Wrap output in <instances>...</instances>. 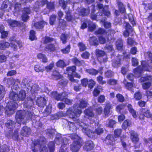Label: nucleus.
I'll return each mask as SVG.
<instances>
[{"label":"nucleus","instance_id":"nucleus-57","mask_svg":"<svg viewBox=\"0 0 152 152\" xmlns=\"http://www.w3.org/2000/svg\"><path fill=\"white\" fill-rule=\"evenodd\" d=\"M88 72L89 74L92 75H96L98 73L97 71L94 69H88Z\"/></svg>","mask_w":152,"mask_h":152},{"label":"nucleus","instance_id":"nucleus-26","mask_svg":"<svg viewBox=\"0 0 152 152\" xmlns=\"http://www.w3.org/2000/svg\"><path fill=\"white\" fill-rule=\"evenodd\" d=\"M113 136L110 134H109L107 136L105 141L107 144L113 145Z\"/></svg>","mask_w":152,"mask_h":152},{"label":"nucleus","instance_id":"nucleus-30","mask_svg":"<svg viewBox=\"0 0 152 152\" xmlns=\"http://www.w3.org/2000/svg\"><path fill=\"white\" fill-rule=\"evenodd\" d=\"M51 77L54 80H57L62 78V76L56 70L53 71Z\"/></svg>","mask_w":152,"mask_h":152},{"label":"nucleus","instance_id":"nucleus-2","mask_svg":"<svg viewBox=\"0 0 152 152\" xmlns=\"http://www.w3.org/2000/svg\"><path fill=\"white\" fill-rule=\"evenodd\" d=\"M87 102L83 99L79 101V104H75L72 108H69L66 111V114L69 118H75L79 117L82 113V108L86 107L87 105Z\"/></svg>","mask_w":152,"mask_h":152},{"label":"nucleus","instance_id":"nucleus-64","mask_svg":"<svg viewBox=\"0 0 152 152\" xmlns=\"http://www.w3.org/2000/svg\"><path fill=\"white\" fill-rule=\"evenodd\" d=\"M34 69L37 72H43L44 70V69H42L40 66L38 65H37L35 66Z\"/></svg>","mask_w":152,"mask_h":152},{"label":"nucleus","instance_id":"nucleus-44","mask_svg":"<svg viewBox=\"0 0 152 152\" xmlns=\"http://www.w3.org/2000/svg\"><path fill=\"white\" fill-rule=\"evenodd\" d=\"M5 93V89L3 86L0 85V101L4 98Z\"/></svg>","mask_w":152,"mask_h":152},{"label":"nucleus","instance_id":"nucleus-29","mask_svg":"<svg viewBox=\"0 0 152 152\" xmlns=\"http://www.w3.org/2000/svg\"><path fill=\"white\" fill-rule=\"evenodd\" d=\"M6 126L8 129H10L9 131H11V129H12L15 126V123L13 121L9 120L7 121L6 123Z\"/></svg>","mask_w":152,"mask_h":152},{"label":"nucleus","instance_id":"nucleus-48","mask_svg":"<svg viewBox=\"0 0 152 152\" xmlns=\"http://www.w3.org/2000/svg\"><path fill=\"white\" fill-rule=\"evenodd\" d=\"M55 144L54 142H49L48 145V148L50 152H53L55 149L54 148Z\"/></svg>","mask_w":152,"mask_h":152},{"label":"nucleus","instance_id":"nucleus-39","mask_svg":"<svg viewBox=\"0 0 152 152\" xmlns=\"http://www.w3.org/2000/svg\"><path fill=\"white\" fill-rule=\"evenodd\" d=\"M39 88L37 84L34 85L31 87V91L32 94L36 93L39 90Z\"/></svg>","mask_w":152,"mask_h":152},{"label":"nucleus","instance_id":"nucleus-32","mask_svg":"<svg viewBox=\"0 0 152 152\" xmlns=\"http://www.w3.org/2000/svg\"><path fill=\"white\" fill-rule=\"evenodd\" d=\"M19 80H14L13 79H9L8 80L7 82L8 83L9 85H10L11 84V83L12 82H14V83L13 84V86L12 87V88L13 89H15V90L17 89L18 88V86L17 85V83H18Z\"/></svg>","mask_w":152,"mask_h":152},{"label":"nucleus","instance_id":"nucleus-54","mask_svg":"<svg viewBox=\"0 0 152 152\" xmlns=\"http://www.w3.org/2000/svg\"><path fill=\"white\" fill-rule=\"evenodd\" d=\"M131 124L130 122L127 120L125 121L123 124L122 128L124 129H125L127 127L129 126Z\"/></svg>","mask_w":152,"mask_h":152},{"label":"nucleus","instance_id":"nucleus-50","mask_svg":"<svg viewBox=\"0 0 152 152\" xmlns=\"http://www.w3.org/2000/svg\"><path fill=\"white\" fill-rule=\"evenodd\" d=\"M37 57L38 58L42 59V61L43 62H47V59L45 55H44L41 53H39L38 54Z\"/></svg>","mask_w":152,"mask_h":152},{"label":"nucleus","instance_id":"nucleus-28","mask_svg":"<svg viewBox=\"0 0 152 152\" xmlns=\"http://www.w3.org/2000/svg\"><path fill=\"white\" fill-rule=\"evenodd\" d=\"M45 51L48 52H53L56 50L55 45L53 44H49L47 45L45 48Z\"/></svg>","mask_w":152,"mask_h":152},{"label":"nucleus","instance_id":"nucleus-62","mask_svg":"<svg viewBox=\"0 0 152 152\" xmlns=\"http://www.w3.org/2000/svg\"><path fill=\"white\" fill-rule=\"evenodd\" d=\"M105 20H102L101 22L104 23V26L106 28H109L111 26V23L108 22H104Z\"/></svg>","mask_w":152,"mask_h":152},{"label":"nucleus","instance_id":"nucleus-9","mask_svg":"<svg viewBox=\"0 0 152 152\" xmlns=\"http://www.w3.org/2000/svg\"><path fill=\"white\" fill-rule=\"evenodd\" d=\"M40 2L37 1L35 3L34 7V9L35 11H38L41 7H42L45 4H47V8L49 10H53L54 8V4L53 2H48L47 0H40Z\"/></svg>","mask_w":152,"mask_h":152},{"label":"nucleus","instance_id":"nucleus-56","mask_svg":"<svg viewBox=\"0 0 152 152\" xmlns=\"http://www.w3.org/2000/svg\"><path fill=\"white\" fill-rule=\"evenodd\" d=\"M78 46L80 50L81 51L85 50L86 49V47L82 42L79 43L78 44Z\"/></svg>","mask_w":152,"mask_h":152},{"label":"nucleus","instance_id":"nucleus-34","mask_svg":"<svg viewBox=\"0 0 152 152\" xmlns=\"http://www.w3.org/2000/svg\"><path fill=\"white\" fill-rule=\"evenodd\" d=\"M4 27L3 26H0V32L1 34V37L3 38H6L7 37L8 34L7 31H4Z\"/></svg>","mask_w":152,"mask_h":152},{"label":"nucleus","instance_id":"nucleus-11","mask_svg":"<svg viewBox=\"0 0 152 152\" xmlns=\"http://www.w3.org/2000/svg\"><path fill=\"white\" fill-rule=\"evenodd\" d=\"M76 69V67L75 66H72L68 67L66 70L69 72L68 75L69 80L72 82L77 83L79 81L74 79V76L77 78H80V76L77 73H76L75 74L73 73L75 71Z\"/></svg>","mask_w":152,"mask_h":152},{"label":"nucleus","instance_id":"nucleus-13","mask_svg":"<svg viewBox=\"0 0 152 152\" xmlns=\"http://www.w3.org/2000/svg\"><path fill=\"white\" fill-rule=\"evenodd\" d=\"M51 96L57 100L63 101L67 96V93L65 92L58 94L56 91L52 92L50 94Z\"/></svg>","mask_w":152,"mask_h":152},{"label":"nucleus","instance_id":"nucleus-21","mask_svg":"<svg viewBox=\"0 0 152 152\" xmlns=\"http://www.w3.org/2000/svg\"><path fill=\"white\" fill-rule=\"evenodd\" d=\"M79 14L83 16H85L89 14V10L88 9H85L81 8H78L77 10Z\"/></svg>","mask_w":152,"mask_h":152},{"label":"nucleus","instance_id":"nucleus-15","mask_svg":"<svg viewBox=\"0 0 152 152\" xmlns=\"http://www.w3.org/2000/svg\"><path fill=\"white\" fill-rule=\"evenodd\" d=\"M139 113V118L141 119H143L144 117L147 118L151 117L152 119V115H151L149 110L147 109H141L140 110Z\"/></svg>","mask_w":152,"mask_h":152},{"label":"nucleus","instance_id":"nucleus-40","mask_svg":"<svg viewBox=\"0 0 152 152\" xmlns=\"http://www.w3.org/2000/svg\"><path fill=\"white\" fill-rule=\"evenodd\" d=\"M102 90V87L100 86H98L94 89L93 94L94 96H97L99 94L100 91Z\"/></svg>","mask_w":152,"mask_h":152},{"label":"nucleus","instance_id":"nucleus-36","mask_svg":"<svg viewBox=\"0 0 152 152\" xmlns=\"http://www.w3.org/2000/svg\"><path fill=\"white\" fill-rule=\"evenodd\" d=\"M122 56L119 55L117 60L114 61L112 63V66L114 67H117L119 66L121 63V59Z\"/></svg>","mask_w":152,"mask_h":152},{"label":"nucleus","instance_id":"nucleus-1","mask_svg":"<svg viewBox=\"0 0 152 152\" xmlns=\"http://www.w3.org/2000/svg\"><path fill=\"white\" fill-rule=\"evenodd\" d=\"M92 111V108L90 107L85 110L84 113L86 117H88L90 120H91L90 122V124H93L94 123V125L96 126L95 129L94 131H93L94 129L92 128L90 129L91 127L87 125L86 128L83 127L82 131L84 133H86L88 137L94 139L97 137V135L102 134L104 132V130L102 128L100 127V125L98 123H94V114Z\"/></svg>","mask_w":152,"mask_h":152},{"label":"nucleus","instance_id":"nucleus-59","mask_svg":"<svg viewBox=\"0 0 152 152\" xmlns=\"http://www.w3.org/2000/svg\"><path fill=\"white\" fill-rule=\"evenodd\" d=\"M58 67H62L65 66L64 62L62 60H60L58 61L56 64Z\"/></svg>","mask_w":152,"mask_h":152},{"label":"nucleus","instance_id":"nucleus-24","mask_svg":"<svg viewBox=\"0 0 152 152\" xmlns=\"http://www.w3.org/2000/svg\"><path fill=\"white\" fill-rule=\"evenodd\" d=\"M74 4V3L72 2L70 0H66L65 1H64V0H59V4L64 9L66 8V4Z\"/></svg>","mask_w":152,"mask_h":152},{"label":"nucleus","instance_id":"nucleus-10","mask_svg":"<svg viewBox=\"0 0 152 152\" xmlns=\"http://www.w3.org/2000/svg\"><path fill=\"white\" fill-rule=\"evenodd\" d=\"M78 117L76 116L75 118H72L74 121H77L76 123L74 124L72 122H70L69 123L70 130L75 132L77 128H80V129L82 128V130L83 127L86 128V126H87V125L85 123L81 122L77 118Z\"/></svg>","mask_w":152,"mask_h":152},{"label":"nucleus","instance_id":"nucleus-43","mask_svg":"<svg viewBox=\"0 0 152 152\" xmlns=\"http://www.w3.org/2000/svg\"><path fill=\"white\" fill-rule=\"evenodd\" d=\"M91 7L92 9L91 18L93 20H96L98 17V15H96L94 14V12L95 11V6L93 5Z\"/></svg>","mask_w":152,"mask_h":152},{"label":"nucleus","instance_id":"nucleus-8","mask_svg":"<svg viewBox=\"0 0 152 152\" xmlns=\"http://www.w3.org/2000/svg\"><path fill=\"white\" fill-rule=\"evenodd\" d=\"M55 142L57 144H59L61 143L62 144L59 152H68L67 150L68 148V145L67 144L68 141L65 137L60 135L59 137H58V135H57L56 136Z\"/></svg>","mask_w":152,"mask_h":152},{"label":"nucleus","instance_id":"nucleus-3","mask_svg":"<svg viewBox=\"0 0 152 152\" xmlns=\"http://www.w3.org/2000/svg\"><path fill=\"white\" fill-rule=\"evenodd\" d=\"M9 98L11 101L7 104L5 112L7 115H11L15 112V110L18 107V104L15 102L18 100L17 94L15 92L12 91L10 94Z\"/></svg>","mask_w":152,"mask_h":152},{"label":"nucleus","instance_id":"nucleus-23","mask_svg":"<svg viewBox=\"0 0 152 152\" xmlns=\"http://www.w3.org/2000/svg\"><path fill=\"white\" fill-rule=\"evenodd\" d=\"M16 44L18 45L19 48L22 47V45L21 42L20 41H17L16 40H11V42L10 45L11 47L13 48L14 50H16L17 49V46Z\"/></svg>","mask_w":152,"mask_h":152},{"label":"nucleus","instance_id":"nucleus-47","mask_svg":"<svg viewBox=\"0 0 152 152\" xmlns=\"http://www.w3.org/2000/svg\"><path fill=\"white\" fill-rule=\"evenodd\" d=\"M119 9L121 12L124 13L125 12V8L123 4L121 2H118Z\"/></svg>","mask_w":152,"mask_h":152},{"label":"nucleus","instance_id":"nucleus-7","mask_svg":"<svg viewBox=\"0 0 152 152\" xmlns=\"http://www.w3.org/2000/svg\"><path fill=\"white\" fill-rule=\"evenodd\" d=\"M70 135L71 139L74 140L71 145L70 150L73 152H77L82 145L81 138L75 134H72Z\"/></svg>","mask_w":152,"mask_h":152},{"label":"nucleus","instance_id":"nucleus-18","mask_svg":"<svg viewBox=\"0 0 152 152\" xmlns=\"http://www.w3.org/2000/svg\"><path fill=\"white\" fill-rule=\"evenodd\" d=\"M94 146L93 142L91 141H88L85 143L83 149L86 151H90L93 149Z\"/></svg>","mask_w":152,"mask_h":152},{"label":"nucleus","instance_id":"nucleus-58","mask_svg":"<svg viewBox=\"0 0 152 152\" xmlns=\"http://www.w3.org/2000/svg\"><path fill=\"white\" fill-rule=\"evenodd\" d=\"M35 32L33 30H31L30 32L29 38L31 40H33L36 39Z\"/></svg>","mask_w":152,"mask_h":152},{"label":"nucleus","instance_id":"nucleus-31","mask_svg":"<svg viewBox=\"0 0 152 152\" xmlns=\"http://www.w3.org/2000/svg\"><path fill=\"white\" fill-rule=\"evenodd\" d=\"M112 107V104L110 103H107L104 108V113L105 115H108L110 112V110Z\"/></svg>","mask_w":152,"mask_h":152},{"label":"nucleus","instance_id":"nucleus-33","mask_svg":"<svg viewBox=\"0 0 152 152\" xmlns=\"http://www.w3.org/2000/svg\"><path fill=\"white\" fill-rule=\"evenodd\" d=\"M88 24V29L89 31H93L96 28V25L92 22L89 21L87 22Z\"/></svg>","mask_w":152,"mask_h":152},{"label":"nucleus","instance_id":"nucleus-60","mask_svg":"<svg viewBox=\"0 0 152 152\" xmlns=\"http://www.w3.org/2000/svg\"><path fill=\"white\" fill-rule=\"evenodd\" d=\"M121 133V129H117L114 131V137H119Z\"/></svg>","mask_w":152,"mask_h":152},{"label":"nucleus","instance_id":"nucleus-42","mask_svg":"<svg viewBox=\"0 0 152 152\" xmlns=\"http://www.w3.org/2000/svg\"><path fill=\"white\" fill-rule=\"evenodd\" d=\"M116 46L117 49L118 50H121L122 49L123 43L121 39H119L116 43Z\"/></svg>","mask_w":152,"mask_h":152},{"label":"nucleus","instance_id":"nucleus-12","mask_svg":"<svg viewBox=\"0 0 152 152\" xmlns=\"http://www.w3.org/2000/svg\"><path fill=\"white\" fill-rule=\"evenodd\" d=\"M12 4L11 2L8 0H5L3 2L1 6V9H0V18L3 15L2 10L8 12L10 10H11Z\"/></svg>","mask_w":152,"mask_h":152},{"label":"nucleus","instance_id":"nucleus-6","mask_svg":"<svg viewBox=\"0 0 152 152\" xmlns=\"http://www.w3.org/2000/svg\"><path fill=\"white\" fill-rule=\"evenodd\" d=\"M46 139L44 137H40L39 139L35 141L34 142V147H32V150L35 152H37L38 150H41L40 152H48V150L45 146Z\"/></svg>","mask_w":152,"mask_h":152},{"label":"nucleus","instance_id":"nucleus-51","mask_svg":"<svg viewBox=\"0 0 152 152\" xmlns=\"http://www.w3.org/2000/svg\"><path fill=\"white\" fill-rule=\"evenodd\" d=\"M56 16L54 15H53L50 16V25H53L54 24L56 20Z\"/></svg>","mask_w":152,"mask_h":152},{"label":"nucleus","instance_id":"nucleus-41","mask_svg":"<svg viewBox=\"0 0 152 152\" xmlns=\"http://www.w3.org/2000/svg\"><path fill=\"white\" fill-rule=\"evenodd\" d=\"M9 25L11 27H15L18 26L19 24V23L15 20H9L7 21Z\"/></svg>","mask_w":152,"mask_h":152},{"label":"nucleus","instance_id":"nucleus-38","mask_svg":"<svg viewBox=\"0 0 152 152\" xmlns=\"http://www.w3.org/2000/svg\"><path fill=\"white\" fill-rule=\"evenodd\" d=\"M89 42L91 45H96L98 44V40L95 37H92L90 38L89 39Z\"/></svg>","mask_w":152,"mask_h":152},{"label":"nucleus","instance_id":"nucleus-25","mask_svg":"<svg viewBox=\"0 0 152 152\" xmlns=\"http://www.w3.org/2000/svg\"><path fill=\"white\" fill-rule=\"evenodd\" d=\"M58 16L59 25L60 26H62L64 27L65 25L66 22L64 20L61 19V18L63 15V13L62 12L59 11L58 12Z\"/></svg>","mask_w":152,"mask_h":152},{"label":"nucleus","instance_id":"nucleus-5","mask_svg":"<svg viewBox=\"0 0 152 152\" xmlns=\"http://www.w3.org/2000/svg\"><path fill=\"white\" fill-rule=\"evenodd\" d=\"M34 117L32 113L28 112L26 113L24 110H20L17 112L15 118L17 122L21 124V123H25L27 120L31 119Z\"/></svg>","mask_w":152,"mask_h":152},{"label":"nucleus","instance_id":"nucleus-19","mask_svg":"<svg viewBox=\"0 0 152 152\" xmlns=\"http://www.w3.org/2000/svg\"><path fill=\"white\" fill-rule=\"evenodd\" d=\"M130 134L132 142L135 143H137L139 140L138 134L133 131H131Z\"/></svg>","mask_w":152,"mask_h":152},{"label":"nucleus","instance_id":"nucleus-55","mask_svg":"<svg viewBox=\"0 0 152 152\" xmlns=\"http://www.w3.org/2000/svg\"><path fill=\"white\" fill-rule=\"evenodd\" d=\"M73 62L76 65L80 66L81 65L83 61H80L77 58H74L72 59Z\"/></svg>","mask_w":152,"mask_h":152},{"label":"nucleus","instance_id":"nucleus-22","mask_svg":"<svg viewBox=\"0 0 152 152\" xmlns=\"http://www.w3.org/2000/svg\"><path fill=\"white\" fill-rule=\"evenodd\" d=\"M31 133V130L27 126L23 127L21 131V134L23 136L27 137Z\"/></svg>","mask_w":152,"mask_h":152},{"label":"nucleus","instance_id":"nucleus-35","mask_svg":"<svg viewBox=\"0 0 152 152\" xmlns=\"http://www.w3.org/2000/svg\"><path fill=\"white\" fill-rule=\"evenodd\" d=\"M127 107L130 113L132 114L133 117L134 118H136L137 116L135 111L133 109L132 105L131 104H129Z\"/></svg>","mask_w":152,"mask_h":152},{"label":"nucleus","instance_id":"nucleus-14","mask_svg":"<svg viewBox=\"0 0 152 152\" xmlns=\"http://www.w3.org/2000/svg\"><path fill=\"white\" fill-rule=\"evenodd\" d=\"M152 80V76L150 75H148L145 77H141L139 79L140 82H142L148 80L149 82L145 83L142 85L143 88L145 89H147L149 88L151 86V83L149 81Z\"/></svg>","mask_w":152,"mask_h":152},{"label":"nucleus","instance_id":"nucleus-17","mask_svg":"<svg viewBox=\"0 0 152 152\" xmlns=\"http://www.w3.org/2000/svg\"><path fill=\"white\" fill-rule=\"evenodd\" d=\"M30 10L29 8L26 7L24 8L23 11V15L22 16V20L26 21L29 19V17L27 15L29 14Z\"/></svg>","mask_w":152,"mask_h":152},{"label":"nucleus","instance_id":"nucleus-4","mask_svg":"<svg viewBox=\"0 0 152 152\" xmlns=\"http://www.w3.org/2000/svg\"><path fill=\"white\" fill-rule=\"evenodd\" d=\"M147 54L150 60L147 63H146L145 61H142L141 63L142 67L140 66L134 70V73L136 77L140 76L143 71H150V69L152 68V54L150 52H148Z\"/></svg>","mask_w":152,"mask_h":152},{"label":"nucleus","instance_id":"nucleus-45","mask_svg":"<svg viewBox=\"0 0 152 152\" xmlns=\"http://www.w3.org/2000/svg\"><path fill=\"white\" fill-rule=\"evenodd\" d=\"M10 45V44L8 42H2L0 43V49H4L8 48Z\"/></svg>","mask_w":152,"mask_h":152},{"label":"nucleus","instance_id":"nucleus-27","mask_svg":"<svg viewBox=\"0 0 152 152\" xmlns=\"http://www.w3.org/2000/svg\"><path fill=\"white\" fill-rule=\"evenodd\" d=\"M18 100L20 101L23 100L26 97L25 91L23 90L20 91L18 94H17Z\"/></svg>","mask_w":152,"mask_h":152},{"label":"nucleus","instance_id":"nucleus-46","mask_svg":"<svg viewBox=\"0 0 152 152\" xmlns=\"http://www.w3.org/2000/svg\"><path fill=\"white\" fill-rule=\"evenodd\" d=\"M43 39V42L45 43H48L53 41L55 42L54 39L47 36L45 37Z\"/></svg>","mask_w":152,"mask_h":152},{"label":"nucleus","instance_id":"nucleus-61","mask_svg":"<svg viewBox=\"0 0 152 152\" xmlns=\"http://www.w3.org/2000/svg\"><path fill=\"white\" fill-rule=\"evenodd\" d=\"M103 77H102L99 76L97 78V80L98 83L101 84H103L106 83L105 81L103 80Z\"/></svg>","mask_w":152,"mask_h":152},{"label":"nucleus","instance_id":"nucleus-63","mask_svg":"<svg viewBox=\"0 0 152 152\" xmlns=\"http://www.w3.org/2000/svg\"><path fill=\"white\" fill-rule=\"evenodd\" d=\"M96 83L95 81L92 79H91L88 81V87L90 88H92Z\"/></svg>","mask_w":152,"mask_h":152},{"label":"nucleus","instance_id":"nucleus-16","mask_svg":"<svg viewBox=\"0 0 152 152\" xmlns=\"http://www.w3.org/2000/svg\"><path fill=\"white\" fill-rule=\"evenodd\" d=\"M97 8L99 10L102 9V13H99L100 16H102L103 14L104 15L107 16H109L110 14V12L108 10V6H105L103 8V4H97Z\"/></svg>","mask_w":152,"mask_h":152},{"label":"nucleus","instance_id":"nucleus-52","mask_svg":"<svg viewBox=\"0 0 152 152\" xmlns=\"http://www.w3.org/2000/svg\"><path fill=\"white\" fill-rule=\"evenodd\" d=\"M21 7V4L20 3H16L15 6V10L14 14L15 15L16 12H18L20 10V8Z\"/></svg>","mask_w":152,"mask_h":152},{"label":"nucleus","instance_id":"nucleus-37","mask_svg":"<svg viewBox=\"0 0 152 152\" xmlns=\"http://www.w3.org/2000/svg\"><path fill=\"white\" fill-rule=\"evenodd\" d=\"M45 23L46 22L43 21H41L35 23L34 24V26L36 28L41 29L44 26Z\"/></svg>","mask_w":152,"mask_h":152},{"label":"nucleus","instance_id":"nucleus-53","mask_svg":"<svg viewBox=\"0 0 152 152\" xmlns=\"http://www.w3.org/2000/svg\"><path fill=\"white\" fill-rule=\"evenodd\" d=\"M54 66V64L53 62L51 63L49 65L45 67V69L47 72L50 71Z\"/></svg>","mask_w":152,"mask_h":152},{"label":"nucleus","instance_id":"nucleus-49","mask_svg":"<svg viewBox=\"0 0 152 152\" xmlns=\"http://www.w3.org/2000/svg\"><path fill=\"white\" fill-rule=\"evenodd\" d=\"M96 55L98 57H101L105 54V52L101 50L96 49Z\"/></svg>","mask_w":152,"mask_h":152},{"label":"nucleus","instance_id":"nucleus-20","mask_svg":"<svg viewBox=\"0 0 152 152\" xmlns=\"http://www.w3.org/2000/svg\"><path fill=\"white\" fill-rule=\"evenodd\" d=\"M37 104L41 107H43L46 104L45 99L43 97H40L37 98L36 101Z\"/></svg>","mask_w":152,"mask_h":152}]
</instances>
